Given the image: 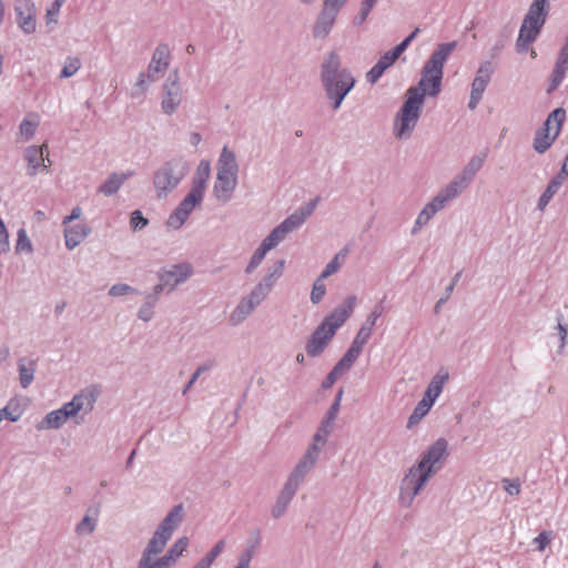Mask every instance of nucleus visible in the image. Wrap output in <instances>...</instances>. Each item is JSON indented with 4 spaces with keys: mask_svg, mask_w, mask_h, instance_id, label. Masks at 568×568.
Instances as JSON below:
<instances>
[{
    "mask_svg": "<svg viewBox=\"0 0 568 568\" xmlns=\"http://www.w3.org/2000/svg\"><path fill=\"white\" fill-rule=\"evenodd\" d=\"M493 64L489 61L480 63L471 83L468 108L475 110L481 101L483 94L493 74Z\"/></svg>",
    "mask_w": 568,
    "mask_h": 568,
    "instance_id": "obj_19",
    "label": "nucleus"
},
{
    "mask_svg": "<svg viewBox=\"0 0 568 568\" xmlns=\"http://www.w3.org/2000/svg\"><path fill=\"white\" fill-rule=\"evenodd\" d=\"M449 381V372L445 367H440L435 375L430 378L423 396L433 403L442 395L445 385Z\"/></svg>",
    "mask_w": 568,
    "mask_h": 568,
    "instance_id": "obj_26",
    "label": "nucleus"
},
{
    "mask_svg": "<svg viewBox=\"0 0 568 568\" xmlns=\"http://www.w3.org/2000/svg\"><path fill=\"white\" fill-rule=\"evenodd\" d=\"M547 9L548 0H534L529 6L528 12L526 13L523 22L542 29L548 14Z\"/></svg>",
    "mask_w": 568,
    "mask_h": 568,
    "instance_id": "obj_27",
    "label": "nucleus"
},
{
    "mask_svg": "<svg viewBox=\"0 0 568 568\" xmlns=\"http://www.w3.org/2000/svg\"><path fill=\"white\" fill-rule=\"evenodd\" d=\"M99 521V510L89 508L83 518L75 525L74 532L79 537H88L92 535Z\"/></svg>",
    "mask_w": 568,
    "mask_h": 568,
    "instance_id": "obj_35",
    "label": "nucleus"
},
{
    "mask_svg": "<svg viewBox=\"0 0 568 568\" xmlns=\"http://www.w3.org/2000/svg\"><path fill=\"white\" fill-rule=\"evenodd\" d=\"M65 2L67 0H53V2L47 8L44 20L45 26L50 31L55 29V27L58 26L61 8Z\"/></svg>",
    "mask_w": 568,
    "mask_h": 568,
    "instance_id": "obj_44",
    "label": "nucleus"
},
{
    "mask_svg": "<svg viewBox=\"0 0 568 568\" xmlns=\"http://www.w3.org/2000/svg\"><path fill=\"white\" fill-rule=\"evenodd\" d=\"M356 303V296H347L339 306H337L323 318L320 326L324 327L326 331H331V333L335 335L337 329L342 327L347 318L352 315Z\"/></svg>",
    "mask_w": 568,
    "mask_h": 568,
    "instance_id": "obj_17",
    "label": "nucleus"
},
{
    "mask_svg": "<svg viewBox=\"0 0 568 568\" xmlns=\"http://www.w3.org/2000/svg\"><path fill=\"white\" fill-rule=\"evenodd\" d=\"M285 270V260H277L272 266L267 268V272L261 278L266 282L273 288L275 287L277 281L281 278Z\"/></svg>",
    "mask_w": 568,
    "mask_h": 568,
    "instance_id": "obj_45",
    "label": "nucleus"
},
{
    "mask_svg": "<svg viewBox=\"0 0 568 568\" xmlns=\"http://www.w3.org/2000/svg\"><path fill=\"white\" fill-rule=\"evenodd\" d=\"M485 159H486V155H484V154L474 155L469 159V161L465 165V168L468 169V171H471L473 173H475L477 175V173L480 171V169L484 165Z\"/></svg>",
    "mask_w": 568,
    "mask_h": 568,
    "instance_id": "obj_61",
    "label": "nucleus"
},
{
    "mask_svg": "<svg viewBox=\"0 0 568 568\" xmlns=\"http://www.w3.org/2000/svg\"><path fill=\"white\" fill-rule=\"evenodd\" d=\"M159 78L155 74H152L148 69L145 72H140L136 77V80L133 84V97H141L146 93L150 85L156 82Z\"/></svg>",
    "mask_w": 568,
    "mask_h": 568,
    "instance_id": "obj_43",
    "label": "nucleus"
},
{
    "mask_svg": "<svg viewBox=\"0 0 568 568\" xmlns=\"http://www.w3.org/2000/svg\"><path fill=\"white\" fill-rule=\"evenodd\" d=\"M39 125L40 119L38 114H27L19 125L18 141L28 142L32 140L37 133Z\"/></svg>",
    "mask_w": 568,
    "mask_h": 568,
    "instance_id": "obj_39",
    "label": "nucleus"
},
{
    "mask_svg": "<svg viewBox=\"0 0 568 568\" xmlns=\"http://www.w3.org/2000/svg\"><path fill=\"white\" fill-rule=\"evenodd\" d=\"M99 397V389L89 386L74 394L71 400L64 403L60 408L49 412L38 424V430L60 429L69 419L75 424L84 422L91 414Z\"/></svg>",
    "mask_w": 568,
    "mask_h": 568,
    "instance_id": "obj_3",
    "label": "nucleus"
},
{
    "mask_svg": "<svg viewBox=\"0 0 568 568\" xmlns=\"http://www.w3.org/2000/svg\"><path fill=\"white\" fill-rule=\"evenodd\" d=\"M559 178L560 176H556L554 180H551L545 192L539 197L538 209L540 211L545 210V207L548 205L552 196L558 192L559 187L561 186V180Z\"/></svg>",
    "mask_w": 568,
    "mask_h": 568,
    "instance_id": "obj_48",
    "label": "nucleus"
},
{
    "mask_svg": "<svg viewBox=\"0 0 568 568\" xmlns=\"http://www.w3.org/2000/svg\"><path fill=\"white\" fill-rule=\"evenodd\" d=\"M273 287L260 280L244 296L257 308L271 295Z\"/></svg>",
    "mask_w": 568,
    "mask_h": 568,
    "instance_id": "obj_41",
    "label": "nucleus"
},
{
    "mask_svg": "<svg viewBox=\"0 0 568 568\" xmlns=\"http://www.w3.org/2000/svg\"><path fill=\"white\" fill-rule=\"evenodd\" d=\"M315 207L316 202L311 201L298 207L286 219H284L277 226H275L261 242L258 247L253 252L244 272L246 274L254 273L271 250L277 247L288 234L297 231L305 224L308 217L313 214Z\"/></svg>",
    "mask_w": 568,
    "mask_h": 568,
    "instance_id": "obj_4",
    "label": "nucleus"
},
{
    "mask_svg": "<svg viewBox=\"0 0 568 568\" xmlns=\"http://www.w3.org/2000/svg\"><path fill=\"white\" fill-rule=\"evenodd\" d=\"M22 159L27 164L26 173L29 178L47 172L51 166L49 158V146L47 143L42 145H28L22 151Z\"/></svg>",
    "mask_w": 568,
    "mask_h": 568,
    "instance_id": "obj_14",
    "label": "nucleus"
},
{
    "mask_svg": "<svg viewBox=\"0 0 568 568\" xmlns=\"http://www.w3.org/2000/svg\"><path fill=\"white\" fill-rule=\"evenodd\" d=\"M131 175V172H113L99 185L98 192L111 196L121 189Z\"/></svg>",
    "mask_w": 568,
    "mask_h": 568,
    "instance_id": "obj_28",
    "label": "nucleus"
},
{
    "mask_svg": "<svg viewBox=\"0 0 568 568\" xmlns=\"http://www.w3.org/2000/svg\"><path fill=\"white\" fill-rule=\"evenodd\" d=\"M148 223V219L142 215L141 211L136 210L131 213L130 226L134 232L143 230Z\"/></svg>",
    "mask_w": 568,
    "mask_h": 568,
    "instance_id": "obj_56",
    "label": "nucleus"
},
{
    "mask_svg": "<svg viewBox=\"0 0 568 568\" xmlns=\"http://www.w3.org/2000/svg\"><path fill=\"white\" fill-rule=\"evenodd\" d=\"M81 68V60L77 57H68L64 60L63 67L60 72L61 79L73 77Z\"/></svg>",
    "mask_w": 568,
    "mask_h": 568,
    "instance_id": "obj_52",
    "label": "nucleus"
},
{
    "mask_svg": "<svg viewBox=\"0 0 568 568\" xmlns=\"http://www.w3.org/2000/svg\"><path fill=\"white\" fill-rule=\"evenodd\" d=\"M225 547V540H220L216 545L206 554L205 557L202 558L204 562H206L210 567L214 562V560L220 556Z\"/></svg>",
    "mask_w": 568,
    "mask_h": 568,
    "instance_id": "obj_58",
    "label": "nucleus"
},
{
    "mask_svg": "<svg viewBox=\"0 0 568 568\" xmlns=\"http://www.w3.org/2000/svg\"><path fill=\"white\" fill-rule=\"evenodd\" d=\"M455 199L445 186L442 187L419 211L414 222L412 234H417L422 227L427 225L437 213L443 211Z\"/></svg>",
    "mask_w": 568,
    "mask_h": 568,
    "instance_id": "obj_11",
    "label": "nucleus"
},
{
    "mask_svg": "<svg viewBox=\"0 0 568 568\" xmlns=\"http://www.w3.org/2000/svg\"><path fill=\"white\" fill-rule=\"evenodd\" d=\"M552 534L551 531L544 530L536 538H534L532 542L537 546L538 551H544L545 548L551 541Z\"/></svg>",
    "mask_w": 568,
    "mask_h": 568,
    "instance_id": "obj_59",
    "label": "nucleus"
},
{
    "mask_svg": "<svg viewBox=\"0 0 568 568\" xmlns=\"http://www.w3.org/2000/svg\"><path fill=\"white\" fill-rule=\"evenodd\" d=\"M354 362L343 355V357L333 367L341 376L344 372L348 371L353 366Z\"/></svg>",
    "mask_w": 568,
    "mask_h": 568,
    "instance_id": "obj_63",
    "label": "nucleus"
},
{
    "mask_svg": "<svg viewBox=\"0 0 568 568\" xmlns=\"http://www.w3.org/2000/svg\"><path fill=\"white\" fill-rule=\"evenodd\" d=\"M567 70H568V62H562L557 59L554 71L551 73L548 93L555 91L560 85V83L565 79Z\"/></svg>",
    "mask_w": 568,
    "mask_h": 568,
    "instance_id": "obj_47",
    "label": "nucleus"
},
{
    "mask_svg": "<svg viewBox=\"0 0 568 568\" xmlns=\"http://www.w3.org/2000/svg\"><path fill=\"white\" fill-rule=\"evenodd\" d=\"M256 307L245 296H242L229 315L230 325H241L254 313Z\"/></svg>",
    "mask_w": 568,
    "mask_h": 568,
    "instance_id": "obj_30",
    "label": "nucleus"
},
{
    "mask_svg": "<svg viewBox=\"0 0 568 568\" xmlns=\"http://www.w3.org/2000/svg\"><path fill=\"white\" fill-rule=\"evenodd\" d=\"M321 82L333 111L341 109L345 98L356 85L354 74L342 65V59L336 51L325 55L321 64Z\"/></svg>",
    "mask_w": 568,
    "mask_h": 568,
    "instance_id": "obj_2",
    "label": "nucleus"
},
{
    "mask_svg": "<svg viewBox=\"0 0 568 568\" xmlns=\"http://www.w3.org/2000/svg\"><path fill=\"white\" fill-rule=\"evenodd\" d=\"M260 542V534L256 532V540L254 544L246 546L244 551L240 555L237 565L235 568H250L251 561L255 555L256 545Z\"/></svg>",
    "mask_w": 568,
    "mask_h": 568,
    "instance_id": "obj_51",
    "label": "nucleus"
},
{
    "mask_svg": "<svg viewBox=\"0 0 568 568\" xmlns=\"http://www.w3.org/2000/svg\"><path fill=\"white\" fill-rule=\"evenodd\" d=\"M204 194L190 189L185 197L180 202L176 209L170 214L166 225L172 230H179L187 221L190 214L196 206L203 202Z\"/></svg>",
    "mask_w": 568,
    "mask_h": 568,
    "instance_id": "obj_15",
    "label": "nucleus"
},
{
    "mask_svg": "<svg viewBox=\"0 0 568 568\" xmlns=\"http://www.w3.org/2000/svg\"><path fill=\"white\" fill-rule=\"evenodd\" d=\"M566 118V111L562 108L555 109L547 118L544 123L547 126H551V123L555 122L552 128H558V133L560 132L561 124Z\"/></svg>",
    "mask_w": 568,
    "mask_h": 568,
    "instance_id": "obj_55",
    "label": "nucleus"
},
{
    "mask_svg": "<svg viewBox=\"0 0 568 568\" xmlns=\"http://www.w3.org/2000/svg\"><path fill=\"white\" fill-rule=\"evenodd\" d=\"M16 252L17 253H26V254H32L33 252V245L28 236V233L26 229H19L17 232V244H16Z\"/></svg>",
    "mask_w": 568,
    "mask_h": 568,
    "instance_id": "obj_50",
    "label": "nucleus"
},
{
    "mask_svg": "<svg viewBox=\"0 0 568 568\" xmlns=\"http://www.w3.org/2000/svg\"><path fill=\"white\" fill-rule=\"evenodd\" d=\"M505 491L510 496H518L521 490V484L518 478L509 479L504 478L501 480Z\"/></svg>",
    "mask_w": 568,
    "mask_h": 568,
    "instance_id": "obj_57",
    "label": "nucleus"
},
{
    "mask_svg": "<svg viewBox=\"0 0 568 568\" xmlns=\"http://www.w3.org/2000/svg\"><path fill=\"white\" fill-rule=\"evenodd\" d=\"M193 275V266L187 263L173 264L159 272V283L154 285L158 292L171 293Z\"/></svg>",
    "mask_w": 568,
    "mask_h": 568,
    "instance_id": "obj_12",
    "label": "nucleus"
},
{
    "mask_svg": "<svg viewBox=\"0 0 568 568\" xmlns=\"http://www.w3.org/2000/svg\"><path fill=\"white\" fill-rule=\"evenodd\" d=\"M334 336L335 335H333L331 331H326L324 327L318 325L306 341V354L310 357L321 356Z\"/></svg>",
    "mask_w": 568,
    "mask_h": 568,
    "instance_id": "obj_20",
    "label": "nucleus"
},
{
    "mask_svg": "<svg viewBox=\"0 0 568 568\" xmlns=\"http://www.w3.org/2000/svg\"><path fill=\"white\" fill-rule=\"evenodd\" d=\"M475 176V173L464 166L445 187L457 199L469 186Z\"/></svg>",
    "mask_w": 568,
    "mask_h": 568,
    "instance_id": "obj_34",
    "label": "nucleus"
},
{
    "mask_svg": "<svg viewBox=\"0 0 568 568\" xmlns=\"http://www.w3.org/2000/svg\"><path fill=\"white\" fill-rule=\"evenodd\" d=\"M239 172L235 153L224 145L216 162V178L213 184V195L217 202L227 203L233 199L239 184Z\"/></svg>",
    "mask_w": 568,
    "mask_h": 568,
    "instance_id": "obj_5",
    "label": "nucleus"
},
{
    "mask_svg": "<svg viewBox=\"0 0 568 568\" xmlns=\"http://www.w3.org/2000/svg\"><path fill=\"white\" fill-rule=\"evenodd\" d=\"M541 28L523 22L519 29V34L516 40V50L519 53L528 51L529 45L536 41Z\"/></svg>",
    "mask_w": 568,
    "mask_h": 568,
    "instance_id": "obj_29",
    "label": "nucleus"
},
{
    "mask_svg": "<svg viewBox=\"0 0 568 568\" xmlns=\"http://www.w3.org/2000/svg\"><path fill=\"white\" fill-rule=\"evenodd\" d=\"M430 477L415 466H410L405 473L398 493V503L404 508L413 506L415 498L422 493Z\"/></svg>",
    "mask_w": 568,
    "mask_h": 568,
    "instance_id": "obj_9",
    "label": "nucleus"
},
{
    "mask_svg": "<svg viewBox=\"0 0 568 568\" xmlns=\"http://www.w3.org/2000/svg\"><path fill=\"white\" fill-rule=\"evenodd\" d=\"M354 362L343 355V357L333 367L341 376L344 372L348 371L353 366Z\"/></svg>",
    "mask_w": 568,
    "mask_h": 568,
    "instance_id": "obj_64",
    "label": "nucleus"
},
{
    "mask_svg": "<svg viewBox=\"0 0 568 568\" xmlns=\"http://www.w3.org/2000/svg\"><path fill=\"white\" fill-rule=\"evenodd\" d=\"M448 457V442L440 437L429 445L413 465L430 478L443 467Z\"/></svg>",
    "mask_w": 568,
    "mask_h": 568,
    "instance_id": "obj_8",
    "label": "nucleus"
},
{
    "mask_svg": "<svg viewBox=\"0 0 568 568\" xmlns=\"http://www.w3.org/2000/svg\"><path fill=\"white\" fill-rule=\"evenodd\" d=\"M211 368V364H202L200 365L195 372L192 374L190 381L187 382V384L185 385V387L183 388L182 390V394L185 395L190 389L191 387L194 385V383L197 381V378L206 371H209Z\"/></svg>",
    "mask_w": 568,
    "mask_h": 568,
    "instance_id": "obj_60",
    "label": "nucleus"
},
{
    "mask_svg": "<svg viewBox=\"0 0 568 568\" xmlns=\"http://www.w3.org/2000/svg\"><path fill=\"white\" fill-rule=\"evenodd\" d=\"M326 294V286L324 284V278L322 277H317L314 283H313V286H312V291H311V302L313 304H318L325 296Z\"/></svg>",
    "mask_w": 568,
    "mask_h": 568,
    "instance_id": "obj_53",
    "label": "nucleus"
},
{
    "mask_svg": "<svg viewBox=\"0 0 568 568\" xmlns=\"http://www.w3.org/2000/svg\"><path fill=\"white\" fill-rule=\"evenodd\" d=\"M189 173V164L182 158H173L163 163L154 173L153 185L159 199L172 193Z\"/></svg>",
    "mask_w": 568,
    "mask_h": 568,
    "instance_id": "obj_6",
    "label": "nucleus"
},
{
    "mask_svg": "<svg viewBox=\"0 0 568 568\" xmlns=\"http://www.w3.org/2000/svg\"><path fill=\"white\" fill-rule=\"evenodd\" d=\"M334 422L323 418L315 434L313 435L311 443L307 446L316 448V450L322 454L327 443L328 436L334 429Z\"/></svg>",
    "mask_w": 568,
    "mask_h": 568,
    "instance_id": "obj_38",
    "label": "nucleus"
},
{
    "mask_svg": "<svg viewBox=\"0 0 568 568\" xmlns=\"http://www.w3.org/2000/svg\"><path fill=\"white\" fill-rule=\"evenodd\" d=\"M434 404L435 403L423 396L422 399L416 404L407 419V429H413L415 426H417L423 420V418L430 412Z\"/></svg>",
    "mask_w": 568,
    "mask_h": 568,
    "instance_id": "obj_42",
    "label": "nucleus"
},
{
    "mask_svg": "<svg viewBox=\"0 0 568 568\" xmlns=\"http://www.w3.org/2000/svg\"><path fill=\"white\" fill-rule=\"evenodd\" d=\"M136 293H138V290H135L131 285L124 284V283L114 284L109 288V295L111 297H121L124 295L136 294Z\"/></svg>",
    "mask_w": 568,
    "mask_h": 568,
    "instance_id": "obj_54",
    "label": "nucleus"
},
{
    "mask_svg": "<svg viewBox=\"0 0 568 568\" xmlns=\"http://www.w3.org/2000/svg\"><path fill=\"white\" fill-rule=\"evenodd\" d=\"M91 234V227L85 222L63 225L65 247L69 251L79 246Z\"/></svg>",
    "mask_w": 568,
    "mask_h": 568,
    "instance_id": "obj_23",
    "label": "nucleus"
},
{
    "mask_svg": "<svg viewBox=\"0 0 568 568\" xmlns=\"http://www.w3.org/2000/svg\"><path fill=\"white\" fill-rule=\"evenodd\" d=\"M558 128L547 126L544 124L541 129L536 132L534 139V149L538 153L546 152L558 136Z\"/></svg>",
    "mask_w": 568,
    "mask_h": 568,
    "instance_id": "obj_32",
    "label": "nucleus"
},
{
    "mask_svg": "<svg viewBox=\"0 0 568 568\" xmlns=\"http://www.w3.org/2000/svg\"><path fill=\"white\" fill-rule=\"evenodd\" d=\"M384 311L383 305L379 303L375 305V307L372 310L365 322L363 323L362 327L358 329L355 338L359 342L366 344L368 339L371 338V335L373 333V329L377 323V320L381 317L382 313Z\"/></svg>",
    "mask_w": 568,
    "mask_h": 568,
    "instance_id": "obj_36",
    "label": "nucleus"
},
{
    "mask_svg": "<svg viewBox=\"0 0 568 568\" xmlns=\"http://www.w3.org/2000/svg\"><path fill=\"white\" fill-rule=\"evenodd\" d=\"M364 345H365L364 343L354 338L351 347L346 351V353L344 355L355 363V361L359 357Z\"/></svg>",
    "mask_w": 568,
    "mask_h": 568,
    "instance_id": "obj_62",
    "label": "nucleus"
},
{
    "mask_svg": "<svg viewBox=\"0 0 568 568\" xmlns=\"http://www.w3.org/2000/svg\"><path fill=\"white\" fill-rule=\"evenodd\" d=\"M210 174H211L210 161L201 160L196 168L195 174L193 176L191 189L199 193L205 194L206 183L210 178Z\"/></svg>",
    "mask_w": 568,
    "mask_h": 568,
    "instance_id": "obj_40",
    "label": "nucleus"
},
{
    "mask_svg": "<svg viewBox=\"0 0 568 568\" xmlns=\"http://www.w3.org/2000/svg\"><path fill=\"white\" fill-rule=\"evenodd\" d=\"M348 251L346 248L339 251L335 256L326 264L325 268L322 271L320 277L327 278L331 275L338 272V270L342 267Z\"/></svg>",
    "mask_w": 568,
    "mask_h": 568,
    "instance_id": "obj_46",
    "label": "nucleus"
},
{
    "mask_svg": "<svg viewBox=\"0 0 568 568\" xmlns=\"http://www.w3.org/2000/svg\"><path fill=\"white\" fill-rule=\"evenodd\" d=\"M339 13L326 9L322 6L320 13L316 17L313 26V36L316 39H325L334 28L336 19Z\"/></svg>",
    "mask_w": 568,
    "mask_h": 568,
    "instance_id": "obj_24",
    "label": "nucleus"
},
{
    "mask_svg": "<svg viewBox=\"0 0 568 568\" xmlns=\"http://www.w3.org/2000/svg\"><path fill=\"white\" fill-rule=\"evenodd\" d=\"M16 22L26 34H32L37 30V8L32 0H16Z\"/></svg>",
    "mask_w": 568,
    "mask_h": 568,
    "instance_id": "obj_18",
    "label": "nucleus"
},
{
    "mask_svg": "<svg viewBox=\"0 0 568 568\" xmlns=\"http://www.w3.org/2000/svg\"><path fill=\"white\" fill-rule=\"evenodd\" d=\"M377 2L378 0H361L358 12L353 19L354 26H362L368 18L372 10L377 4Z\"/></svg>",
    "mask_w": 568,
    "mask_h": 568,
    "instance_id": "obj_49",
    "label": "nucleus"
},
{
    "mask_svg": "<svg viewBox=\"0 0 568 568\" xmlns=\"http://www.w3.org/2000/svg\"><path fill=\"white\" fill-rule=\"evenodd\" d=\"M187 546L189 538L183 536L175 540L165 555L158 557L160 554L149 552L146 545L138 562L144 568H170L183 555Z\"/></svg>",
    "mask_w": 568,
    "mask_h": 568,
    "instance_id": "obj_10",
    "label": "nucleus"
},
{
    "mask_svg": "<svg viewBox=\"0 0 568 568\" xmlns=\"http://www.w3.org/2000/svg\"><path fill=\"white\" fill-rule=\"evenodd\" d=\"M397 59L389 51L384 53L378 61L366 73V81L371 84H375L383 73L392 67Z\"/></svg>",
    "mask_w": 568,
    "mask_h": 568,
    "instance_id": "obj_37",
    "label": "nucleus"
},
{
    "mask_svg": "<svg viewBox=\"0 0 568 568\" xmlns=\"http://www.w3.org/2000/svg\"><path fill=\"white\" fill-rule=\"evenodd\" d=\"M475 176V173L464 166L445 187L457 199L469 186Z\"/></svg>",
    "mask_w": 568,
    "mask_h": 568,
    "instance_id": "obj_33",
    "label": "nucleus"
},
{
    "mask_svg": "<svg viewBox=\"0 0 568 568\" xmlns=\"http://www.w3.org/2000/svg\"><path fill=\"white\" fill-rule=\"evenodd\" d=\"M456 45V41L438 44L424 64L417 85L407 89L404 103L394 119L393 134L396 139L408 140L412 138L419 121L426 95L435 98L440 93L444 65Z\"/></svg>",
    "mask_w": 568,
    "mask_h": 568,
    "instance_id": "obj_1",
    "label": "nucleus"
},
{
    "mask_svg": "<svg viewBox=\"0 0 568 568\" xmlns=\"http://www.w3.org/2000/svg\"><path fill=\"white\" fill-rule=\"evenodd\" d=\"M184 99V92L178 72L171 73L162 85L161 111L165 115L178 112Z\"/></svg>",
    "mask_w": 568,
    "mask_h": 568,
    "instance_id": "obj_13",
    "label": "nucleus"
},
{
    "mask_svg": "<svg viewBox=\"0 0 568 568\" xmlns=\"http://www.w3.org/2000/svg\"><path fill=\"white\" fill-rule=\"evenodd\" d=\"M184 518L183 505H175L155 528L148 541V551L161 554Z\"/></svg>",
    "mask_w": 568,
    "mask_h": 568,
    "instance_id": "obj_7",
    "label": "nucleus"
},
{
    "mask_svg": "<svg viewBox=\"0 0 568 568\" xmlns=\"http://www.w3.org/2000/svg\"><path fill=\"white\" fill-rule=\"evenodd\" d=\"M171 62V49L166 43H160L156 45L152 53V58L149 62L148 69L152 74H155L159 79L164 75L170 67Z\"/></svg>",
    "mask_w": 568,
    "mask_h": 568,
    "instance_id": "obj_22",
    "label": "nucleus"
},
{
    "mask_svg": "<svg viewBox=\"0 0 568 568\" xmlns=\"http://www.w3.org/2000/svg\"><path fill=\"white\" fill-rule=\"evenodd\" d=\"M162 292H158L156 287L152 288V292L145 294L143 303L138 310L136 316L140 321L148 323L155 315V307L160 301V294Z\"/></svg>",
    "mask_w": 568,
    "mask_h": 568,
    "instance_id": "obj_31",
    "label": "nucleus"
},
{
    "mask_svg": "<svg viewBox=\"0 0 568 568\" xmlns=\"http://www.w3.org/2000/svg\"><path fill=\"white\" fill-rule=\"evenodd\" d=\"M320 456L321 453L317 452L316 448L307 446L304 454L298 458L293 469L288 473L285 481L300 489L307 475L315 468Z\"/></svg>",
    "mask_w": 568,
    "mask_h": 568,
    "instance_id": "obj_16",
    "label": "nucleus"
},
{
    "mask_svg": "<svg viewBox=\"0 0 568 568\" xmlns=\"http://www.w3.org/2000/svg\"><path fill=\"white\" fill-rule=\"evenodd\" d=\"M298 488L284 481L281 490L278 491L275 503L271 508V516L274 519L282 518L288 510L291 503L296 496Z\"/></svg>",
    "mask_w": 568,
    "mask_h": 568,
    "instance_id": "obj_21",
    "label": "nucleus"
},
{
    "mask_svg": "<svg viewBox=\"0 0 568 568\" xmlns=\"http://www.w3.org/2000/svg\"><path fill=\"white\" fill-rule=\"evenodd\" d=\"M38 362L29 356H21L17 361L18 379L21 388L27 389L34 381Z\"/></svg>",
    "mask_w": 568,
    "mask_h": 568,
    "instance_id": "obj_25",
    "label": "nucleus"
}]
</instances>
